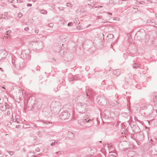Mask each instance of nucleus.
I'll list each match as a JSON object with an SVG mask.
<instances>
[{
  "instance_id": "1",
  "label": "nucleus",
  "mask_w": 157,
  "mask_h": 157,
  "mask_svg": "<svg viewBox=\"0 0 157 157\" xmlns=\"http://www.w3.org/2000/svg\"><path fill=\"white\" fill-rule=\"evenodd\" d=\"M22 16V14L21 13H19L18 14V17H21Z\"/></svg>"
},
{
  "instance_id": "2",
  "label": "nucleus",
  "mask_w": 157,
  "mask_h": 157,
  "mask_svg": "<svg viewBox=\"0 0 157 157\" xmlns=\"http://www.w3.org/2000/svg\"><path fill=\"white\" fill-rule=\"evenodd\" d=\"M11 31L10 30H9L7 32V35H8V33L9 34H10V33H11Z\"/></svg>"
},
{
  "instance_id": "3",
  "label": "nucleus",
  "mask_w": 157,
  "mask_h": 157,
  "mask_svg": "<svg viewBox=\"0 0 157 157\" xmlns=\"http://www.w3.org/2000/svg\"><path fill=\"white\" fill-rule=\"evenodd\" d=\"M134 66L133 67L135 68V67H137V65L136 64H135L133 65Z\"/></svg>"
},
{
  "instance_id": "4",
  "label": "nucleus",
  "mask_w": 157,
  "mask_h": 157,
  "mask_svg": "<svg viewBox=\"0 0 157 157\" xmlns=\"http://www.w3.org/2000/svg\"><path fill=\"white\" fill-rule=\"evenodd\" d=\"M49 25L50 26L52 27L53 25V24L52 23H50L49 24Z\"/></svg>"
},
{
  "instance_id": "5",
  "label": "nucleus",
  "mask_w": 157,
  "mask_h": 157,
  "mask_svg": "<svg viewBox=\"0 0 157 157\" xmlns=\"http://www.w3.org/2000/svg\"><path fill=\"white\" fill-rule=\"evenodd\" d=\"M68 26H69V23H68Z\"/></svg>"
},
{
  "instance_id": "6",
  "label": "nucleus",
  "mask_w": 157,
  "mask_h": 157,
  "mask_svg": "<svg viewBox=\"0 0 157 157\" xmlns=\"http://www.w3.org/2000/svg\"><path fill=\"white\" fill-rule=\"evenodd\" d=\"M53 59L54 60H55V59L53 58Z\"/></svg>"
},
{
  "instance_id": "7",
  "label": "nucleus",
  "mask_w": 157,
  "mask_h": 157,
  "mask_svg": "<svg viewBox=\"0 0 157 157\" xmlns=\"http://www.w3.org/2000/svg\"><path fill=\"white\" fill-rule=\"evenodd\" d=\"M35 32L36 33V32ZM38 33V32H36V33Z\"/></svg>"
}]
</instances>
